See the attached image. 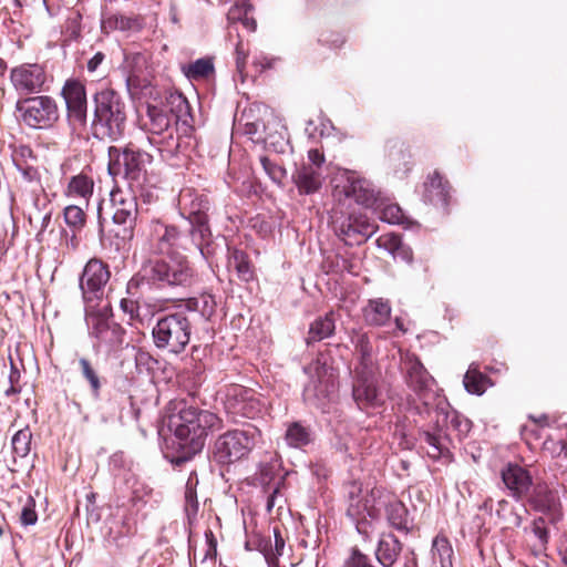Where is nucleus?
I'll return each mask as SVG.
<instances>
[{"mask_svg": "<svg viewBox=\"0 0 567 567\" xmlns=\"http://www.w3.org/2000/svg\"><path fill=\"white\" fill-rule=\"evenodd\" d=\"M142 24L137 18L126 17L123 14H113L102 21V29L105 32L120 31H138Z\"/></svg>", "mask_w": 567, "mask_h": 567, "instance_id": "obj_35", "label": "nucleus"}, {"mask_svg": "<svg viewBox=\"0 0 567 567\" xmlns=\"http://www.w3.org/2000/svg\"><path fill=\"white\" fill-rule=\"evenodd\" d=\"M113 206V223L117 229H112L117 239L116 245H125L134 237V228L138 215L136 196L131 190L116 188L111 192Z\"/></svg>", "mask_w": 567, "mask_h": 567, "instance_id": "obj_13", "label": "nucleus"}, {"mask_svg": "<svg viewBox=\"0 0 567 567\" xmlns=\"http://www.w3.org/2000/svg\"><path fill=\"white\" fill-rule=\"evenodd\" d=\"M21 523L25 526L34 525L38 520V515L34 509V501L33 498L29 497L28 504L23 506L21 516H20Z\"/></svg>", "mask_w": 567, "mask_h": 567, "instance_id": "obj_50", "label": "nucleus"}, {"mask_svg": "<svg viewBox=\"0 0 567 567\" xmlns=\"http://www.w3.org/2000/svg\"><path fill=\"white\" fill-rule=\"evenodd\" d=\"M402 367L409 388L423 401L422 406L415 405L411 409L420 415L423 413L430 414L431 408L424 399L426 393L432 390L434 379L414 354H406L402 361Z\"/></svg>", "mask_w": 567, "mask_h": 567, "instance_id": "obj_16", "label": "nucleus"}, {"mask_svg": "<svg viewBox=\"0 0 567 567\" xmlns=\"http://www.w3.org/2000/svg\"><path fill=\"white\" fill-rule=\"evenodd\" d=\"M402 550L401 542L393 534H382L375 550L378 561L383 567H391Z\"/></svg>", "mask_w": 567, "mask_h": 567, "instance_id": "obj_28", "label": "nucleus"}, {"mask_svg": "<svg viewBox=\"0 0 567 567\" xmlns=\"http://www.w3.org/2000/svg\"><path fill=\"white\" fill-rule=\"evenodd\" d=\"M308 161L307 165H313L318 167V171L321 172V165L324 163V155L317 148H311L308 151ZM306 165V163L303 164Z\"/></svg>", "mask_w": 567, "mask_h": 567, "instance_id": "obj_53", "label": "nucleus"}, {"mask_svg": "<svg viewBox=\"0 0 567 567\" xmlns=\"http://www.w3.org/2000/svg\"><path fill=\"white\" fill-rule=\"evenodd\" d=\"M61 96L65 102L66 117L74 128H84L87 123V97L85 85L79 80H66Z\"/></svg>", "mask_w": 567, "mask_h": 567, "instance_id": "obj_17", "label": "nucleus"}, {"mask_svg": "<svg viewBox=\"0 0 567 567\" xmlns=\"http://www.w3.org/2000/svg\"><path fill=\"white\" fill-rule=\"evenodd\" d=\"M120 307L124 313L128 315L131 321L142 322L143 317L140 311V305L132 298H123L120 302Z\"/></svg>", "mask_w": 567, "mask_h": 567, "instance_id": "obj_47", "label": "nucleus"}, {"mask_svg": "<svg viewBox=\"0 0 567 567\" xmlns=\"http://www.w3.org/2000/svg\"><path fill=\"white\" fill-rule=\"evenodd\" d=\"M178 115L167 105L147 104L145 113L140 114L138 123L147 134L148 143L156 147L163 159H169L179 154H186L190 137L176 135Z\"/></svg>", "mask_w": 567, "mask_h": 567, "instance_id": "obj_4", "label": "nucleus"}, {"mask_svg": "<svg viewBox=\"0 0 567 567\" xmlns=\"http://www.w3.org/2000/svg\"><path fill=\"white\" fill-rule=\"evenodd\" d=\"M378 226L363 216H349L341 223H334V233L346 245H360L370 238Z\"/></svg>", "mask_w": 567, "mask_h": 567, "instance_id": "obj_20", "label": "nucleus"}, {"mask_svg": "<svg viewBox=\"0 0 567 567\" xmlns=\"http://www.w3.org/2000/svg\"><path fill=\"white\" fill-rule=\"evenodd\" d=\"M498 508L496 509V514L498 517L507 520L508 524L518 527L522 524V518L518 514L513 513L511 511V515L508 518L505 517V511L509 507V503L506 499H502L497 504Z\"/></svg>", "mask_w": 567, "mask_h": 567, "instance_id": "obj_51", "label": "nucleus"}, {"mask_svg": "<svg viewBox=\"0 0 567 567\" xmlns=\"http://www.w3.org/2000/svg\"><path fill=\"white\" fill-rule=\"evenodd\" d=\"M31 440L32 433L28 426L19 430L11 441L14 455L25 457L30 453Z\"/></svg>", "mask_w": 567, "mask_h": 567, "instance_id": "obj_40", "label": "nucleus"}, {"mask_svg": "<svg viewBox=\"0 0 567 567\" xmlns=\"http://www.w3.org/2000/svg\"><path fill=\"white\" fill-rule=\"evenodd\" d=\"M259 123H247L245 126L246 134L256 135L259 131Z\"/></svg>", "mask_w": 567, "mask_h": 567, "instance_id": "obj_59", "label": "nucleus"}, {"mask_svg": "<svg viewBox=\"0 0 567 567\" xmlns=\"http://www.w3.org/2000/svg\"><path fill=\"white\" fill-rule=\"evenodd\" d=\"M82 377L89 382L93 398L99 399L102 383L95 369L86 358L79 359Z\"/></svg>", "mask_w": 567, "mask_h": 567, "instance_id": "obj_39", "label": "nucleus"}, {"mask_svg": "<svg viewBox=\"0 0 567 567\" xmlns=\"http://www.w3.org/2000/svg\"><path fill=\"white\" fill-rule=\"evenodd\" d=\"M343 567H375L372 560L359 549H353L350 557L344 561Z\"/></svg>", "mask_w": 567, "mask_h": 567, "instance_id": "obj_48", "label": "nucleus"}, {"mask_svg": "<svg viewBox=\"0 0 567 567\" xmlns=\"http://www.w3.org/2000/svg\"><path fill=\"white\" fill-rule=\"evenodd\" d=\"M395 326L399 330L405 332V328L403 327V322L400 318H395Z\"/></svg>", "mask_w": 567, "mask_h": 567, "instance_id": "obj_62", "label": "nucleus"}, {"mask_svg": "<svg viewBox=\"0 0 567 567\" xmlns=\"http://www.w3.org/2000/svg\"><path fill=\"white\" fill-rule=\"evenodd\" d=\"M31 172H32V169H31V168H27V169H24V171H23V175H24V177H25V178H28V179H31V178H32V176H31Z\"/></svg>", "mask_w": 567, "mask_h": 567, "instance_id": "obj_64", "label": "nucleus"}, {"mask_svg": "<svg viewBox=\"0 0 567 567\" xmlns=\"http://www.w3.org/2000/svg\"><path fill=\"white\" fill-rule=\"evenodd\" d=\"M526 498L535 511L549 514L551 523L559 518L560 499L558 493L546 484H534Z\"/></svg>", "mask_w": 567, "mask_h": 567, "instance_id": "obj_22", "label": "nucleus"}, {"mask_svg": "<svg viewBox=\"0 0 567 567\" xmlns=\"http://www.w3.org/2000/svg\"><path fill=\"white\" fill-rule=\"evenodd\" d=\"M532 533L537 539V542L534 544V547L537 550H544L549 539L547 522L544 517L534 519L532 525Z\"/></svg>", "mask_w": 567, "mask_h": 567, "instance_id": "obj_43", "label": "nucleus"}, {"mask_svg": "<svg viewBox=\"0 0 567 567\" xmlns=\"http://www.w3.org/2000/svg\"><path fill=\"white\" fill-rule=\"evenodd\" d=\"M502 481L515 499L526 498L534 485L529 472L518 464L508 463L501 472Z\"/></svg>", "mask_w": 567, "mask_h": 567, "instance_id": "obj_21", "label": "nucleus"}, {"mask_svg": "<svg viewBox=\"0 0 567 567\" xmlns=\"http://www.w3.org/2000/svg\"><path fill=\"white\" fill-rule=\"evenodd\" d=\"M14 110L18 118L31 128H50L60 118L58 102L45 94L18 99Z\"/></svg>", "mask_w": 567, "mask_h": 567, "instance_id": "obj_9", "label": "nucleus"}, {"mask_svg": "<svg viewBox=\"0 0 567 567\" xmlns=\"http://www.w3.org/2000/svg\"><path fill=\"white\" fill-rule=\"evenodd\" d=\"M228 267L235 269L238 278L243 281L248 282L254 277L248 256L240 249L228 248Z\"/></svg>", "mask_w": 567, "mask_h": 567, "instance_id": "obj_31", "label": "nucleus"}, {"mask_svg": "<svg viewBox=\"0 0 567 567\" xmlns=\"http://www.w3.org/2000/svg\"><path fill=\"white\" fill-rule=\"evenodd\" d=\"M352 343L357 353L359 354V363L357 367H367V369H374L375 365L372 360V344L368 333L357 332L352 338Z\"/></svg>", "mask_w": 567, "mask_h": 567, "instance_id": "obj_34", "label": "nucleus"}, {"mask_svg": "<svg viewBox=\"0 0 567 567\" xmlns=\"http://www.w3.org/2000/svg\"><path fill=\"white\" fill-rule=\"evenodd\" d=\"M93 190L94 179L92 175L86 171H82L70 177L64 189V195L69 198L81 200L87 206Z\"/></svg>", "mask_w": 567, "mask_h": 567, "instance_id": "obj_25", "label": "nucleus"}, {"mask_svg": "<svg viewBox=\"0 0 567 567\" xmlns=\"http://www.w3.org/2000/svg\"><path fill=\"white\" fill-rule=\"evenodd\" d=\"M463 383L465 390L475 395H482L486 391L487 386L491 385L488 377L483 374L478 370V365L475 363L470 365L464 375Z\"/></svg>", "mask_w": 567, "mask_h": 567, "instance_id": "obj_32", "label": "nucleus"}, {"mask_svg": "<svg viewBox=\"0 0 567 567\" xmlns=\"http://www.w3.org/2000/svg\"><path fill=\"white\" fill-rule=\"evenodd\" d=\"M336 329L333 313H327L323 317L317 318L309 328L307 343L319 342L333 334Z\"/></svg>", "mask_w": 567, "mask_h": 567, "instance_id": "obj_30", "label": "nucleus"}, {"mask_svg": "<svg viewBox=\"0 0 567 567\" xmlns=\"http://www.w3.org/2000/svg\"><path fill=\"white\" fill-rule=\"evenodd\" d=\"M262 406L259 395L252 389L238 384L228 386L225 400L228 413L254 419L261 413Z\"/></svg>", "mask_w": 567, "mask_h": 567, "instance_id": "obj_18", "label": "nucleus"}, {"mask_svg": "<svg viewBox=\"0 0 567 567\" xmlns=\"http://www.w3.org/2000/svg\"><path fill=\"white\" fill-rule=\"evenodd\" d=\"M259 161H260V164H261L264 171L269 176V178L274 183H276L278 185H282L285 178L287 177L286 168L282 167L281 165L277 164L276 162H274L268 156H260Z\"/></svg>", "mask_w": 567, "mask_h": 567, "instance_id": "obj_42", "label": "nucleus"}, {"mask_svg": "<svg viewBox=\"0 0 567 567\" xmlns=\"http://www.w3.org/2000/svg\"><path fill=\"white\" fill-rule=\"evenodd\" d=\"M10 82L19 99L39 95L50 87L48 72L39 63H22L12 68Z\"/></svg>", "mask_w": 567, "mask_h": 567, "instance_id": "obj_14", "label": "nucleus"}, {"mask_svg": "<svg viewBox=\"0 0 567 567\" xmlns=\"http://www.w3.org/2000/svg\"><path fill=\"white\" fill-rule=\"evenodd\" d=\"M7 70V63L4 60L0 58V74L2 75L4 71Z\"/></svg>", "mask_w": 567, "mask_h": 567, "instance_id": "obj_63", "label": "nucleus"}, {"mask_svg": "<svg viewBox=\"0 0 567 567\" xmlns=\"http://www.w3.org/2000/svg\"><path fill=\"white\" fill-rule=\"evenodd\" d=\"M347 195L352 196L357 203L371 206L375 200V194L371 184L365 179H354L347 189Z\"/></svg>", "mask_w": 567, "mask_h": 567, "instance_id": "obj_36", "label": "nucleus"}, {"mask_svg": "<svg viewBox=\"0 0 567 567\" xmlns=\"http://www.w3.org/2000/svg\"><path fill=\"white\" fill-rule=\"evenodd\" d=\"M305 131L309 137H311V138L318 137V125L312 120H309L307 122Z\"/></svg>", "mask_w": 567, "mask_h": 567, "instance_id": "obj_58", "label": "nucleus"}, {"mask_svg": "<svg viewBox=\"0 0 567 567\" xmlns=\"http://www.w3.org/2000/svg\"><path fill=\"white\" fill-rule=\"evenodd\" d=\"M278 493V486H276L272 492L269 494L268 498H267V509L268 511H271L272 507L275 506V498H276V495Z\"/></svg>", "mask_w": 567, "mask_h": 567, "instance_id": "obj_60", "label": "nucleus"}, {"mask_svg": "<svg viewBox=\"0 0 567 567\" xmlns=\"http://www.w3.org/2000/svg\"><path fill=\"white\" fill-rule=\"evenodd\" d=\"M286 441L292 447H302L311 441L310 431L299 422H293L286 431Z\"/></svg>", "mask_w": 567, "mask_h": 567, "instance_id": "obj_38", "label": "nucleus"}, {"mask_svg": "<svg viewBox=\"0 0 567 567\" xmlns=\"http://www.w3.org/2000/svg\"><path fill=\"white\" fill-rule=\"evenodd\" d=\"M421 442L427 445L426 453L433 460H439L450 454L447 436L436 427L433 432L425 430L420 433Z\"/></svg>", "mask_w": 567, "mask_h": 567, "instance_id": "obj_29", "label": "nucleus"}, {"mask_svg": "<svg viewBox=\"0 0 567 567\" xmlns=\"http://www.w3.org/2000/svg\"><path fill=\"white\" fill-rule=\"evenodd\" d=\"M93 102V135L117 141L126 125V105L122 96L114 90L105 89L94 94Z\"/></svg>", "mask_w": 567, "mask_h": 567, "instance_id": "obj_5", "label": "nucleus"}, {"mask_svg": "<svg viewBox=\"0 0 567 567\" xmlns=\"http://www.w3.org/2000/svg\"><path fill=\"white\" fill-rule=\"evenodd\" d=\"M189 234L182 235L176 227L153 220L148 226L146 256L140 270L127 284V292L133 288L168 290L189 288L196 282V271L186 256L172 254L174 247L190 249Z\"/></svg>", "mask_w": 567, "mask_h": 567, "instance_id": "obj_1", "label": "nucleus"}, {"mask_svg": "<svg viewBox=\"0 0 567 567\" xmlns=\"http://www.w3.org/2000/svg\"><path fill=\"white\" fill-rule=\"evenodd\" d=\"M65 224L74 230H81L86 221L84 209L79 205H69L63 210Z\"/></svg>", "mask_w": 567, "mask_h": 567, "instance_id": "obj_41", "label": "nucleus"}, {"mask_svg": "<svg viewBox=\"0 0 567 567\" xmlns=\"http://www.w3.org/2000/svg\"><path fill=\"white\" fill-rule=\"evenodd\" d=\"M104 60L105 54L103 52H96L86 63L87 71L90 73L95 72Z\"/></svg>", "mask_w": 567, "mask_h": 567, "instance_id": "obj_54", "label": "nucleus"}, {"mask_svg": "<svg viewBox=\"0 0 567 567\" xmlns=\"http://www.w3.org/2000/svg\"><path fill=\"white\" fill-rule=\"evenodd\" d=\"M176 409L177 412L169 415L168 426L175 436L173 447L176 451L171 461L179 466L203 450L207 435L220 430L223 420L217 414L187 402H179Z\"/></svg>", "mask_w": 567, "mask_h": 567, "instance_id": "obj_2", "label": "nucleus"}, {"mask_svg": "<svg viewBox=\"0 0 567 567\" xmlns=\"http://www.w3.org/2000/svg\"><path fill=\"white\" fill-rule=\"evenodd\" d=\"M380 219L388 224H404L406 217L398 204H389L384 206L380 212Z\"/></svg>", "mask_w": 567, "mask_h": 567, "instance_id": "obj_44", "label": "nucleus"}, {"mask_svg": "<svg viewBox=\"0 0 567 567\" xmlns=\"http://www.w3.org/2000/svg\"><path fill=\"white\" fill-rule=\"evenodd\" d=\"M451 423L463 434L467 433L471 429V422L467 419H461L458 415H454Z\"/></svg>", "mask_w": 567, "mask_h": 567, "instance_id": "obj_55", "label": "nucleus"}, {"mask_svg": "<svg viewBox=\"0 0 567 567\" xmlns=\"http://www.w3.org/2000/svg\"><path fill=\"white\" fill-rule=\"evenodd\" d=\"M352 398L360 410L378 408L383 404L384 395L379 386L377 368H354Z\"/></svg>", "mask_w": 567, "mask_h": 567, "instance_id": "obj_15", "label": "nucleus"}, {"mask_svg": "<svg viewBox=\"0 0 567 567\" xmlns=\"http://www.w3.org/2000/svg\"><path fill=\"white\" fill-rule=\"evenodd\" d=\"M333 130V125L330 120L321 118L320 124L318 125V137L330 135Z\"/></svg>", "mask_w": 567, "mask_h": 567, "instance_id": "obj_56", "label": "nucleus"}, {"mask_svg": "<svg viewBox=\"0 0 567 567\" xmlns=\"http://www.w3.org/2000/svg\"><path fill=\"white\" fill-rule=\"evenodd\" d=\"M292 181L300 195H311L321 188L322 174L313 165H301L292 174Z\"/></svg>", "mask_w": 567, "mask_h": 567, "instance_id": "obj_24", "label": "nucleus"}, {"mask_svg": "<svg viewBox=\"0 0 567 567\" xmlns=\"http://www.w3.org/2000/svg\"><path fill=\"white\" fill-rule=\"evenodd\" d=\"M86 322L90 336L93 338V349L96 353L110 354L122 349L125 330L115 322L106 311H86Z\"/></svg>", "mask_w": 567, "mask_h": 567, "instance_id": "obj_10", "label": "nucleus"}, {"mask_svg": "<svg viewBox=\"0 0 567 567\" xmlns=\"http://www.w3.org/2000/svg\"><path fill=\"white\" fill-rule=\"evenodd\" d=\"M184 74L190 81L208 79L214 74L215 68L212 58H200L182 68Z\"/></svg>", "mask_w": 567, "mask_h": 567, "instance_id": "obj_33", "label": "nucleus"}, {"mask_svg": "<svg viewBox=\"0 0 567 567\" xmlns=\"http://www.w3.org/2000/svg\"><path fill=\"white\" fill-rule=\"evenodd\" d=\"M109 157L110 175L131 181H137L145 171L146 165L153 161V156L150 153L137 148L133 143H128L124 148L111 146L109 148Z\"/></svg>", "mask_w": 567, "mask_h": 567, "instance_id": "obj_12", "label": "nucleus"}, {"mask_svg": "<svg viewBox=\"0 0 567 567\" xmlns=\"http://www.w3.org/2000/svg\"><path fill=\"white\" fill-rule=\"evenodd\" d=\"M383 491L363 489L359 482H351L346 487L347 516L355 524L357 532L370 537L372 522L379 519V502Z\"/></svg>", "mask_w": 567, "mask_h": 567, "instance_id": "obj_6", "label": "nucleus"}, {"mask_svg": "<svg viewBox=\"0 0 567 567\" xmlns=\"http://www.w3.org/2000/svg\"><path fill=\"white\" fill-rule=\"evenodd\" d=\"M382 508L385 511V517L391 527L404 533L411 529L412 520L405 505L384 491L379 502V517L381 516Z\"/></svg>", "mask_w": 567, "mask_h": 567, "instance_id": "obj_23", "label": "nucleus"}, {"mask_svg": "<svg viewBox=\"0 0 567 567\" xmlns=\"http://www.w3.org/2000/svg\"><path fill=\"white\" fill-rule=\"evenodd\" d=\"M434 560H439L441 567H453V548L445 537H435L432 545Z\"/></svg>", "mask_w": 567, "mask_h": 567, "instance_id": "obj_37", "label": "nucleus"}, {"mask_svg": "<svg viewBox=\"0 0 567 567\" xmlns=\"http://www.w3.org/2000/svg\"><path fill=\"white\" fill-rule=\"evenodd\" d=\"M450 185L447 181L434 172L424 184V198L435 206L445 207L449 204Z\"/></svg>", "mask_w": 567, "mask_h": 567, "instance_id": "obj_26", "label": "nucleus"}, {"mask_svg": "<svg viewBox=\"0 0 567 567\" xmlns=\"http://www.w3.org/2000/svg\"><path fill=\"white\" fill-rule=\"evenodd\" d=\"M110 276L109 266L105 262L97 258L90 259L80 277V289L83 299L91 302L94 299L102 298Z\"/></svg>", "mask_w": 567, "mask_h": 567, "instance_id": "obj_19", "label": "nucleus"}, {"mask_svg": "<svg viewBox=\"0 0 567 567\" xmlns=\"http://www.w3.org/2000/svg\"><path fill=\"white\" fill-rule=\"evenodd\" d=\"M185 511L187 515H195L198 511V502L196 491L192 486V478H188L185 489Z\"/></svg>", "mask_w": 567, "mask_h": 567, "instance_id": "obj_49", "label": "nucleus"}, {"mask_svg": "<svg viewBox=\"0 0 567 567\" xmlns=\"http://www.w3.org/2000/svg\"><path fill=\"white\" fill-rule=\"evenodd\" d=\"M209 534H210L212 538L209 539V548L206 553L205 558L210 557V559H214V555L216 553V545H215V540L213 538V534L212 533H209Z\"/></svg>", "mask_w": 567, "mask_h": 567, "instance_id": "obj_61", "label": "nucleus"}, {"mask_svg": "<svg viewBox=\"0 0 567 567\" xmlns=\"http://www.w3.org/2000/svg\"><path fill=\"white\" fill-rule=\"evenodd\" d=\"M379 246L384 245L385 248L392 252L402 250L403 259L408 262L412 261V252L402 245L401 239L395 235L382 236L378 239Z\"/></svg>", "mask_w": 567, "mask_h": 567, "instance_id": "obj_45", "label": "nucleus"}, {"mask_svg": "<svg viewBox=\"0 0 567 567\" xmlns=\"http://www.w3.org/2000/svg\"><path fill=\"white\" fill-rule=\"evenodd\" d=\"M303 371L309 377V382L302 392L303 401L311 406L324 410L337 389V370L327 355L319 354L303 368Z\"/></svg>", "mask_w": 567, "mask_h": 567, "instance_id": "obj_8", "label": "nucleus"}, {"mask_svg": "<svg viewBox=\"0 0 567 567\" xmlns=\"http://www.w3.org/2000/svg\"><path fill=\"white\" fill-rule=\"evenodd\" d=\"M391 305L383 298L370 299L363 308V319L369 326H384L391 318Z\"/></svg>", "mask_w": 567, "mask_h": 567, "instance_id": "obj_27", "label": "nucleus"}, {"mask_svg": "<svg viewBox=\"0 0 567 567\" xmlns=\"http://www.w3.org/2000/svg\"><path fill=\"white\" fill-rule=\"evenodd\" d=\"M215 310L213 296H202L200 298H189L184 303L178 305L175 311L159 317L152 329L154 344L159 350H166L169 353H182L190 341L192 320L189 313L200 311L209 318Z\"/></svg>", "mask_w": 567, "mask_h": 567, "instance_id": "obj_3", "label": "nucleus"}, {"mask_svg": "<svg viewBox=\"0 0 567 567\" xmlns=\"http://www.w3.org/2000/svg\"><path fill=\"white\" fill-rule=\"evenodd\" d=\"M259 432L255 427L233 430L220 435L213 450L214 460L221 465L246 457L256 444Z\"/></svg>", "mask_w": 567, "mask_h": 567, "instance_id": "obj_11", "label": "nucleus"}, {"mask_svg": "<svg viewBox=\"0 0 567 567\" xmlns=\"http://www.w3.org/2000/svg\"><path fill=\"white\" fill-rule=\"evenodd\" d=\"M181 203L188 213L190 243L199 250L203 258L208 260L214 254L208 224L210 202L206 195L193 194L190 189H186L181 193Z\"/></svg>", "mask_w": 567, "mask_h": 567, "instance_id": "obj_7", "label": "nucleus"}, {"mask_svg": "<svg viewBox=\"0 0 567 567\" xmlns=\"http://www.w3.org/2000/svg\"><path fill=\"white\" fill-rule=\"evenodd\" d=\"M152 494L153 489L150 487H143L142 489L136 488L133 492L132 502L135 505L141 503L144 506L148 503V498L152 497Z\"/></svg>", "mask_w": 567, "mask_h": 567, "instance_id": "obj_52", "label": "nucleus"}, {"mask_svg": "<svg viewBox=\"0 0 567 567\" xmlns=\"http://www.w3.org/2000/svg\"><path fill=\"white\" fill-rule=\"evenodd\" d=\"M274 548L271 547L268 551L265 553V557L268 563H272L274 560H276L279 556L284 554L285 549V538L282 537L281 532L278 527H274Z\"/></svg>", "mask_w": 567, "mask_h": 567, "instance_id": "obj_46", "label": "nucleus"}, {"mask_svg": "<svg viewBox=\"0 0 567 567\" xmlns=\"http://www.w3.org/2000/svg\"><path fill=\"white\" fill-rule=\"evenodd\" d=\"M169 103L172 105H176L179 111H182L183 107L184 109L188 107L186 99L182 95H172Z\"/></svg>", "mask_w": 567, "mask_h": 567, "instance_id": "obj_57", "label": "nucleus"}]
</instances>
